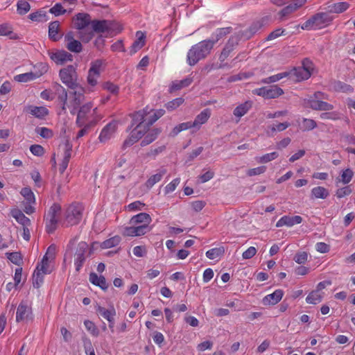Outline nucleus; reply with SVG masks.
<instances>
[{"instance_id": "1", "label": "nucleus", "mask_w": 355, "mask_h": 355, "mask_svg": "<svg viewBox=\"0 0 355 355\" xmlns=\"http://www.w3.org/2000/svg\"><path fill=\"white\" fill-rule=\"evenodd\" d=\"M165 114L163 109L155 111L146 106L141 110L136 112L132 115L134 123H138L131 132L130 137L124 141L125 146H132L141 139L149 130L150 127Z\"/></svg>"}, {"instance_id": "2", "label": "nucleus", "mask_w": 355, "mask_h": 355, "mask_svg": "<svg viewBox=\"0 0 355 355\" xmlns=\"http://www.w3.org/2000/svg\"><path fill=\"white\" fill-rule=\"evenodd\" d=\"M328 99V95L322 92H315L302 100V105L306 108H311L316 111H325L320 114V118L324 120L337 121L340 119L338 112L327 111L332 110L334 107L323 100Z\"/></svg>"}, {"instance_id": "3", "label": "nucleus", "mask_w": 355, "mask_h": 355, "mask_svg": "<svg viewBox=\"0 0 355 355\" xmlns=\"http://www.w3.org/2000/svg\"><path fill=\"white\" fill-rule=\"evenodd\" d=\"M55 94L58 96V101L61 105L62 110L66 111L67 107L70 109L71 114H75L77 109L85 99V89L78 85L71 88L73 91L69 93V97L65 88L60 84L55 83L53 85Z\"/></svg>"}, {"instance_id": "4", "label": "nucleus", "mask_w": 355, "mask_h": 355, "mask_svg": "<svg viewBox=\"0 0 355 355\" xmlns=\"http://www.w3.org/2000/svg\"><path fill=\"white\" fill-rule=\"evenodd\" d=\"M214 47V42L208 40H202L192 46L187 55V62L189 66H194L200 60L205 59Z\"/></svg>"}, {"instance_id": "5", "label": "nucleus", "mask_w": 355, "mask_h": 355, "mask_svg": "<svg viewBox=\"0 0 355 355\" xmlns=\"http://www.w3.org/2000/svg\"><path fill=\"white\" fill-rule=\"evenodd\" d=\"M334 17L328 12H318L310 17L301 26L303 30H320L328 26Z\"/></svg>"}, {"instance_id": "6", "label": "nucleus", "mask_w": 355, "mask_h": 355, "mask_svg": "<svg viewBox=\"0 0 355 355\" xmlns=\"http://www.w3.org/2000/svg\"><path fill=\"white\" fill-rule=\"evenodd\" d=\"M83 208L80 203L73 202L69 205L64 213L63 225L65 227L78 225L82 218Z\"/></svg>"}, {"instance_id": "7", "label": "nucleus", "mask_w": 355, "mask_h": 355, "mask_svg": "<svg viewBox=\"0 0 355 355\" xmlns=\"http://www.w3.org/2000/svg\"><path fill=\"white\" fill-rule=\"evenodd\" d=\"M61 206L58 203H53L44 216L46 232L53 233L58 227V216L61 211Z\"/></svg>"}, {"instance_id": "8", "label": "nucleus", "mask_w": 355, "mask_h": 355, "mask_svg": "<svg viewBox=\"0 0 355 355\" xmlns=\"http://www.w3.org/2000/svg\"><path fill=\"white\" fill-rule=\"evenodd\" d=\"M302 67L293 68V69L287 71L288 74V78L294 82H300L307 80L311 74L312 63L307 59L304 60L302 62Z\"/></svg>"}, {"instance_id": "9", "label": "nucleus", "mask_w": 355, "mask_h": 355, "mask_svg": "<svg viewBox=\"0 0 355 355\" xmlns=\"http://www.w3.org/2000/svg\"><path fill=\"white\" fill-rule=\"evenodd\" d=\"M59 77L62 83L70 89L79 85L76 67L74 65L70 64L61 69L59 71Z\"/></svg>"}, {"instance_id": "10", "label": "nucleus", "mask_w": 355, "mask_h": 355, "mask_svg": "<svg viewBox=\"0 0 355 355\" xmlns=\"http://www.w3.org/2000/svg\"><path fill=\"white\" fill-rule=\"evenodd\" d=\"M91 252L92 250L89 248L86 242L82 241L78 244L74 253V265L77 272L80 270L87 258L90 256Z\"/></svg>"}, {"instance_id": "11", "label": "nucleus", "mask_w": 355, "mask_h": 355, "mask_svg": "<svg viewBox=\"0 0 355 355\" xmlns=\"http://www.w3.org/2000/svg\"><path fill=\"white\" fill-rule=\"evenodd\" d=\"M50 262V261L42 258L41 261L37 263L33 275V284L34 287L40 288L43 284L44 276L51 272Z\"/></svg>"}, {"instance_id": "12", "label": "nucleus", "mask_w": 355, "mask_h": 355, "mask_svg": "<svg viewBox=\"0 0 355 355\" xmlns=\"http://www.w3.org/2000/svg\"><path fill=\"white\" fill-rule=\"evenodd\" d=\"M253 94L262 96L264 98H275L284 94L283 89L277 85L262 87L253 91Z\"/></svg>"}, {"instance_id": "13", "label": "nucleus", "mask_w": 355, "mask_h": 355, "mask_svg": "<svg viewBox=\"0 0 355 355\" xmlns=\"http://www.w3.org/2000/svg\"><path fill=\"white\" fill-rule=\"evenodd\" d=\"M92 107L93 105L91 103H87L80 107L76 119V124L78 127L81 128L85 123L97 122L98 120H90L89 114Z\"/></svg>"}, {"instance_id": "14", "label": "nucleus", "mask_w": 355, "mask_h": 355, "mask_svg": "<svg viewBox=\"0 0 355 355\" xmlns=\"http://www.w3.org/2000/svg\"><path fill=\"white\" fill-rule=\"evenodd\" d=\"M33 319L32 308L26 301H21L19 304L16 312V321H28Z\"/></svg>"}, {"instance_id": "15", "label": "nucleus", "mask_w": 355, "mask_h": 355, "mask_svg": "<svg viewBox=\"0 0 355 355\" xmlns=\"http://www.w3.org/2000/svg\"><path fill=\"white\" fill-rule=\"evenodd\" d=\"M102 65L103 61L101 60H96L91 63L87 76V83L89 85L95 86L97 84Z\"/></svg>"}, {"instance_id": "16", "label": "nucleus", "mask_w": 355, "mask_h": 355, "mask_svg": "<svg viewBox=\"0 0 355 355\" xmlns=\"http://www.w3.org/2000/svg\"><path fill=\"white\" fill-rule=\"evenodd\" d=\"M48 54L51 60L58 65H62L73 60V55L64 50L49 51Z\"/></svg>"}, {"instance_id": "17", "label": "nucleus", "mask_w": 355, "mask_h": 355, "mask_svg": "<svg viewBox=\"0 0 355 355\" xmlns=\"http://www.w3.org/2000/svg\"><path fill=\"white\" fill-rule=\"evenodd\" d=\"M152 221L150 216L144 212L139 213L132 216L130 220V223L138 227H145V232L150 230L149 225Z\"/></svg>"}, {"instance_id": "18", "label": "nucleus", "mask_w": 355, "mask_h": 355, "mask_svg": "<svg viewBox=\"0 0 355 355\" xmlns=\"http://www.w3.org/2000/svg\"><path fill=\"white\" fill-rule=\"evenodd\" d=\"M118 128V123L112 121L107 124L101 130L98 139L101 143H105L114 137Z\"/></svg>"}, {"instance_id": "19", "label": "nucleus", "mask_w": 355, "mask_h": 355, "mask_svg": "<svg viewBox=\"0 0 355 355\" xmlns=\"http://www.w3.org/2000/svg\"><path fill=\"white\" fill-rule=\"evenodd\" d=\"M239 44V38L236 35H232L227 40L225 46L223 47L218 59L220 62H224Z\"/></svg>"}, {"instance_id": "20", "label": "nucleus", "mask_w": 355, "mask_h": 355, "mask_svg": "<svg viewBox=\"0 0 355 355\" xmlns=\"http://www.w3.org/2000/svg\"><path fill=\"white\" fill-rule=\"evenodd\" d=\"M64 41L66 42V48L73 53H80L83 50L81 42L74 38L73 33L68 32L64 35Z\"/></svg>"}, {"instance_id": "21", "label": "nucleus", "mask_w": 355, "mask_h": 355, "mask_svg": "<svg viewBox=\"0 0 355 355\" xmlns=\"http://www.w3.org/2000/svg\"><path fill=\"white\" fill-rule=\"evenodd\" d=\"M306 2V0H295L281 10L279 15L282 18L285 17L302 7Z\"/></svg>"}, {"instance_id": "22", "label": "nucleus", "mask_w": 355, "mask_h": 355, "mask_svg": "<svg viewBox=\"0 0 355 355\" xmlns=\"http://www.w3.org/2000/svg\"><path fill=\"white\" fill-rule=\"evenodd\" d=\"M302 222V218L300 216H284L277 222L276 227H292L295 225L300 224Z\"/></svg>"}, {"instance_id": "23", "label": "nucleus", "mask_w": 355, "mask_h": 355, "mask_svg": "<svg viewBox=\"0 0 355 355\" xmlns=\"http://www.w3.org/2000/svg\"><path fill=\"white\" fill-rule=\"evenodd\" d=\"M111 23L107 20H92L91 26L94 32L97 33H104L111 30Z\"/></svg>"}, {"instance_id": "24", "label": "nucleus", "mask_w": 355, "mask_h": 355, "mask_svg": "<svg viewBox=\"0 0 355 355\" xmlns=\"http://www.w3.org/2000/svg\"><path fill=\"white\" fill-rule=\"evenodd\" d=\"M284 291L281 289H277L272 293L266 295L262 300V303L265 306L275 305L282 299Z\"/></svg>"}, {"instance_id": "25", "label": "nucleus", "mask_w": 355, "mask_h": 355, "mask_svg": "<svg viewBox=\"0 0 355 355\" xmlns=\"http://www.w3.org/2000/svg\"><path fill=\"white\" fill-rule=\"evenodd\" d=\"M211 116V110L209 108L203 110L200 114H198L193 123L194 129L198 130L200 129L202 125L206 123Z\"/></svg>"}, {"instance_id": "26", "label": "nucleus", "mask_w": 355, "mask_h": 355, "mask_svg": "<svg viewBox=\"0 0 355 355\" xmlns=\"http://www.w3.org/2000/svg\"><path fill=\"white\" fill-rule=\"evenodd\" d=\"M62 37L60 31V24L58 21H54L49 25V37L53 42L60 40Z\"/></svg>"}, {"instance_id": "27", "label": "nucleus", "mask_w": 355, "mask_h": 355, "mask_svg": "<svg viewBox=\"0 0 355 355\" xmlns=\"http://www.w3.org/2000/svg\"><path fill=\"white\" fill-rule=\"evenodd\" d=\"M137 39L132 44L130 48V55L136 53L140 50L146 44V35L144 32L139 31L136 33Z\"/></svg>"}, {"instance_id": "28", "label": "nucleus", "mask_w": 355, "mask_h": 355, "mask_svg": "<svg viewBox=\"0 0 355 355\" xmlns=\"http://www.w3.org/2000/svg\"><path fill=\"white\" fill-rule=\"evenodd\" d=\"M350 4L347 1H339L329 3L327 7V12L335 14H340L348 10Z\"/></svg>"}, {"instance_id": "29", "label": "nucleus", "mask_w": 355, "mask_h": 355, "mask_svg": "<svg viewBox=\"0 0 355 355\" xmlns=\"http://www.w3.org/2000/svg\"><path fill=\"white\" fill-rule=\"evenodd\" d=\"M75 26L78 30H83L89 24H91L90 16L87 13H78L73 17Z\"/></svg>"}, {"instance_id": "30", "label": "nucleus", "mask_w": 355, "mask_h": 355, "mask_svg": "<svg viewBox=\"0 0 355 355\" xmlns=\"http://www.w3.org/2000/svg\"><path fill=\"white\" fill-rule=\"evenodd\" d=\"M26 111L38 119H44L49 114V110L44 106L28 105Z\"/></svg>"}, {"instance_id": "31", "label": "nucleus", "mask_w": 355, "mask_h": 355, "mask_svg": "<svg viewBox=\"0 0 355 355\" xmlns=\"http://www.w3.org/2000/svg\"><path fill=\"white\" fill-rule=\"evenodd\" d=\"M10 214L23 227L31 226V220L26 217L20 209L16 208L12 209L10 210Z\"/></svg>"}, {"instance_id": "32", "label": "nucleus", "mask_w": 355, "mask_h": 355, "mask_svg": "<svg viewBox=\"0 0 355 355\" xmlns=\"http://www.w3.org/2000/svg\"><path fill=\"white\" fill-rule=\"evenodd\" d=\"M71 145L68 141H67L64 146V157L59 167V171L61 174L65 171L68 166L71 156Z\"/></svg>"}, {"instance_id": "33", "label": "nucleus", "mask_w": 355, "mask_h": 355, "mask_svg": "<svg viewBox=\"0 0 355 355\" xmlns=\"http://www.w3.org/2000/svg\"><path fill=\"white\" fill-rule=\"evenodd\" d=\"M130 227H125L123 230V235L124 236H140L144 235L145 227H138L137 225H133Z\"/></svg>"}, {"instance_id": "34", "label": "nucleus", "mask_w": 355, "mask_h": 355, "mask_svg": "<svg viewBox=\"0 0 355 355\" xmlns=\"http://www.w3.org/2000/svg\"><path fill=\"white\" fill-rule=\"evenodd\" d=\"M232 31L231 26L217 28L211 35V39H209L210 42H214V45L220 40L230 34Z\"/></svg>"}, {"instance_id": "35", "label": "nucleus", "mask_w": 355, "mask_h": 355, "mask_svg": "<svg viewBox=\"0 0 355 355\" xmlns=\"http://www.w3.org/2000/svg\"><path fill=\"white\" fill-rule=\"evenodd\" d=\"M89 279L92 284L99 286L103 291H106L108 288L106 279L102 275L98 276L95 272H92L89 275Z\"/></svg>"}, {"instance_id": "36", "label": "nucleus", "mask_w": 355, "mask_h": 355, "mask_svg": "<svg viewBox=\"0 0 355 355\" xmlns=\"http://www.w3.org/2000/svg\"><path fill=\"white\" fill-rule=\"evenodd\" d=\"M166 173V170L165 168H162L159 170V171L152 175L146 182V186L147 188H152L156 183L161 181L164 175Z\"/></svg>"}, {"instance_id": "37", "label": "nucleus", "mask_w": 355, "mask_h": 355, "mask_svg": "<svg viewBox=\"0 0 355 355\" xmlns=\"http://www.w3.org/2000/svg\"><path fill=\"white\" fill-rule=\"evenodd\" d=\"M42 73L28 72L18 74L15 76L14 79L19 83H26L38 78L42 76Z\"/></svg>"}, {"instance_id": "38", "label": "nucleus", "mask_w": 355, "mask_h": 355, "mask_svg": "<svg viewBox=\"0 0 355 355\" xmlns=\"http://www.w3.org/2000/svg\"><path fill=\"white\" fill-rule=\"evenodd\" d=\"M252 107L251 101H245L236 107L234 110L233 114L235 116L240 119L244 116Z\"/></svg>"}, {"instance_id": "39", "label": "nucleus", "mask_w": 355, "mask_h": 355, "mask_svg": "<svg viewBox=\"0 0 355 355\" xmlns=\"http://www.w3.org/2000/svg\"><path fill=\"white\" fill-rule=\"evenodd\" d=\"M311 196L316 199H326L329 195V191L324 187H315L311 189Z\"/></svg>"}, {"instance_id": "40", "label": "nucleus", "mask_w": 355, "mask_h": 355, "mask_svg": "<svg viewBox=\"0 0 355 355\" xmlns=\"http://www.w3.org/2000/svg\"><path fill=\"white\" fill-rule=\"evenodd\" d=\"M96 311L108 322H112V318L116 315V311L114 307L107 309L105 307L98 306L96 309Z\"/></svg>"}, {"instance_id": "41", "label": "nucleus", "mask_w": 355, "mask_h": 355, "mask_svg": "<svg viewBox=\"0 0 355 355\" xmlns=\"http://www.w3.org/2000/svg\"><path fill=\"white\" fill-rule=\"evenodd\" d=\"M323 298V293L318 291H312L306 297V302L311 304H317L320 303Z\"/></svg>"}, {"instance_id": "42", "label": "nucleus", "mask_w": 355, "mask_h": 355, "mask_svg": "<svg viewBox=\"0 0 355 355\" xmlns=\"http://www.w3.org/2000/svg\"><path fill=\"white\" fill-rule=\"evenodd\" d=\"M121 241L119 236H114L102 242L100 245L101 249H108L117 246Z\"/></svg>"}, {"instance_id": "43", "label": "nucleus", "mask_w": 355, "mask_h": 355, "mask_svg": "<svg viewBox=\"0 0 355 355\" xmlns=\"http://www.w3.org/2000/svg\"><path fill=\"white\" fill-rule=\"evenodd\" d=\"M225 253L223 247L211 248L206 252V257L209 259H220Z\"/></svg>"}, {"instance_id": "44", "label": "nucleus", "mask_w": 355, "mask_h": 355, "mask_svg": "<svg viewBox=\"0 0 355 355\" xmlns=\"http://www.w3.org/2000/svg\"><path fill=\"white\" fill-rule=\"evenodd\" d=\"M159 132L160 130L159 129H153L145 136V137L141 142V145L142 146H145L146 145L150 144L157 139Z\"/></svg>"}, {"instance_id": "45", "label": "nucleus", "mask_w": 355, "mask_h": 355, "mask_svg": "<svg viewBox=\"0 0 355 355\" xmlns=\"http://www.w3.org/2000/svg\"><path fill=\"white\" fill-rule=\"evenodd\" d=\"M354 177V172L351 168L343 170L340 173V178L338 181L344 184L349 183Z\"/></svg>"}, {"instance_id": "46", "label": "nucleus", "mask_w": 355, "mask_h": 355, "mask_svg": "<svg viewBox=\"0 0 355 355\" xmlns=\"http://www.w3.org/2000/svg\"><path fill=\"white\" fill-rule=\"evenodd\" d=\"M21 195L24 198L28 204H35V197L29 187H24L20 191Z\"/></svg>"}, {"instance_id": "47", "label": "nucleus", "mask_w": 355, "mask_h": 355, "mask_svg": "<svg viewBox=\"0 0 355 355\" xmlns=\"http://www.w3.org/2000/svg\"><path fill=\"white\" fill-rule=\"evenodd\" d=\"M28 18L31 21L37 22L46 21L47 20L46 12L41 10L31 13L28 15Z\"/></svg>"}, {"instance_id": "48", "label": "nucleus", "mask_w": 355, "mask_h": 355, "mask_svg": "<svg viewBox=\"0 0 355 355\" xmlns=\"http://www.w3.org/2000/svg\"><path fill=\"white\" fill-rule=\"evenodd\" d=\"M288 74L287 73V71L279 73L261 80V83L264 84L273 83L280 80L282 78H288Z\"/></svg>"}, {"instance_id": "49", "label": "nucleus", "mask_w": 355, "mask_h": 355, "mask_svg": "<svg viewBox=\"0 0 355 355\" xmlns=\"http://www.w3.org/2000/svg\"><path fill=\"white\" fill-rule=\"evenodd\" d=\"M31 9V5L26 1L20 0L17 3V11L20 15L26 14Z\"/></svg>"}, {"instance_id": "50", "label": "nucleus", "mask_w": 355, "mask_h": 355, "mask_svg": "<svg viewBox=\"0 0 355 355\" xmlns=\"http://www.w3.org/2000/svg\"><path fill=\"white\" fill-rule=\"evenodd\" d=\"M278 156L279 154L277 152H272L270 153H266L260 157H257L255 159L256 161L259 163L266 164L275 159Z\"/></svg>"}, {"instance_id": "51", "label": "nucleus", "mask_w": 355, "mask_h": 355, "mask_svg": "<svg viewBox=\"0 0 355 355\" xmlns=\"http://www.w3.org/2000/svg\"><path fill=\"white\" fill-rule=\"evenodd\" d=\"M192 81L193 80L191 78H187L180 81H176L173 83L171 86V89L175 91L188 87L189 85L191 84Z\"/></svg>"}, {"instance_id": "52", "label": "nucleus", "mask_w": 355, "mask_h": 355, "mask_svg": "<svg viewBox=\"0 0 355 355\" xmlns=\"http://www.w3.org/2000/svg\"><path fill=\"white\" fill-rule=\"evenodd\" d=\"M191 128H194L192 121L182 123L178 125H176L173 129L172 133L173 134V135H177L180 132H182L183 130H187L191 129Z\"/></svg>"}, {"instance_id": "53", "label": "nucleus", "mask_w": 355, "mask_h": 355, "mask_svg": "<svg viewBox=\"0 0 355 355\" xmlns=\"http://www.w3.org/2000/svg\"><path fill=\"white\" fill-rule=\"evenodd\" d=\"M84 324L92 336L97 337L99 335V330L92 321L86 320L84 322Z\"/></svg>"}, {"instance_id": "54", "label": "nucleus", "mask_w": 355, "mask_h": 355, "mask_svg": "<svg viewBox=\"0 0 355 355\" xmlns=\"http://www.w3.org/2000/svg\"><path fill=\"white\" fill-rule=\"evenodd\" d=\"M7 258L14 264L19 266L22 262V257L20 252H7Z\"/></svg>"}, {"instance_id": "55", "label": "nucleus", "mask_w": 355, "mask_h": 355, "mask_svg": "<svg viewBox=\"0 0 355 355\" xmlns=\"http://www.w3.org/2000/svg\"><path fill=\"white\" fill-rule=\"evenodd\" d=\"M184 100L182 97L176 98L168 102L165 105V107L168 111H172L178 108L179 106H180L184 103Z\"/></svg>"}, {"instance_id": "56", "label": "nucleus", "mask_w": 355, "mask_h": 355, "mask_svg": "<svg viewBox=\"0 0 355 355\" xmlns=\"http://www.w3.org/2000/svg\"><path fill=\"white\" fill-rule=\"evenodd\" d=\"M352 193V189L350 185H347L342 188L338 189L336 191V196L338 198H343L345 196H349Z\"/></svg>"}, {"instance_id": "57", "label": "nucleus", "mask_w": 355, "mask_h": 355, "mask_svg": "<svg viewBox=\"0 0 355 355\" xmlns=\"http://www.w3.org/2000/svg\"><path fill=\"white\" fill-rule=\"evenodd\" d=\"M180 183V178H177L173 180L170 183H168L165 187V188H164L165 194H168V193L174 191Z\"/></svg>"}, {"instance_id": "58", "label": "nucleus", "mask_w": 355, "mask_h": 355, "mask_svg": "<svg viewBox=\"0 0 355 355\" xmlns=\"http://www.w3.org/2000/svg\"><path fill=\"white\" fill-rule=\"evenodd\" d=\"M290 126V123L288 122H284V123H279L277 125H273L270 127H268L271 135H272L276 131L282 132L284 130H286L287 128Z\"/></svg>"}, {"instance_id": "59", "label": "nucleus", "mask_w": 355, "mask_h": 355, "mask_svg": "<svg viewBox=\"0 0 355 355\" xmlns=\"http://www.w3.org/2000/svg\"><path fill=\"white\" fill-rule=\"evenodd\" d=\"M49 12L55 16H59L65 14L67 10L63 8L61 3H57L50 8Z\"/></svg>"}, {"instance_id": "60", "label": "nucleus", "mask_w": 355, "mask_h": 355, "mask_svg": "<svg viewBox=\"0 0 355 355\" xmlns=\"http://www.w3.org/2000/svg\"><path fill=\"white\" fill-rule=\"evenodd\" d=\"M302 122L304 130H312L317 127V123L313 119L304 118Z\"/></svg>"}, {"instance_id": "61", "label": "nucleus", "mask_w": 355, "mask_h": 355, "mask_svg": "<svg viewBox=\"0 0 355 355\" xmlns=\"http://www.w3.org/2000/svg\"><path fill=\"white\" fill-rule=\"evenodd\" d=\"M56 253V247L55 245H51L44 255L43 258L49 260L50 261H53L55 259Z\"/></svg>"}, {"instance_id": "62", "label": "nucleus", "mask_w": 355, "mask_h": 355, "mask_svg": "<svg viewBox=\"0 0 355 355\" xmlns=\"http://www.w3.org/2000/svg\"><path fill=\"white\" fill-rule=\"evenodd\" d=\"M293 259L299 264H304L307 261L308 253L306 252H299L295 254Z\"/></svg>"}, {"instance_id": "63", "label": "nucleus", "mask_w": 355, "mask_h": 355, "mask_svg": "<svg viewBox=\"0 0 355 355\" xmlns=\"http://www.w3.org/2000/svg\"><path fill=\"white\" fill-rule=\"evenodd\" d=\"M37 134L44 139H49L53 136V131L49 128L42 127L36 130Z\"/></svg>"}, {"instance_id": "64", "label": "nucleus", "mask_w": 355, "mask_h": 355, "mask_svg": "<svg viewBox=\"0 0 355 355\" xmlns=\"http://www.w3.org/2000/svg\"><path fill=\"white\" fill-rule=\"evenodd\" d=\"M30 151L35 156H42L44 154V149L41 145L34 144L30 147Z\"/></svg>"}]
</instances>
